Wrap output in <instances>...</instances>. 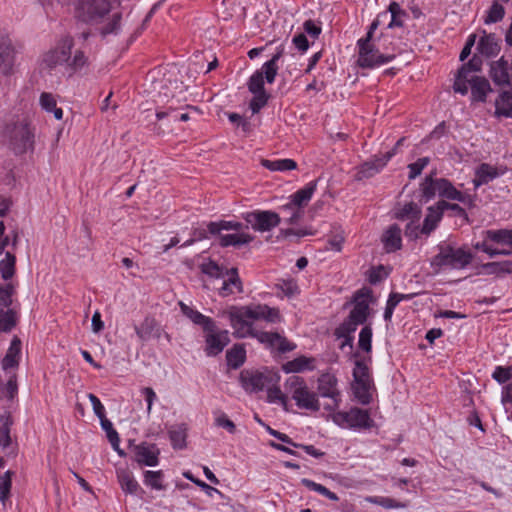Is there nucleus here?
Listing matches in <instances>:
<instances>
[{
    "label": "nucleus",
    "instance_id": "obj_16",
    "mask_svg": "<svg viewBox=\"0 0 512 512\" xmlns=\"http://www.w3.org/2000/svg\"><path fill=\"white\" fill-rule=\"evenodd\" d=\"M318 391L322 397L332 399V405H328L327 409H334L338 407L340 402V392L336 388L337 379L331 374H323L318 380Z\"/></svg>",
    "mask_w": 512,
    "mask_h": 512
},
{
    "label": "nucleus",
    "instance_id": "obj_35",
    "mask_svg": "<svg viewBox=\"0 0 512 512\" xmlns=\"http://www.w3.org/2000/svg\"><path fill=\"white\" fill-rule=\"evenodd\" d=\"M169 438L174 449L186 447L187 427L185 424L172 426L169 430Z\"/></svg>",
    "mask_w": 512,
    "mask_h": 512
},
{
    "label": "nucleus",
    "instance_id": "obj_2",
    "mask_svg": "<svg viewBox=\"0 0 512 512\" xmlns=\"http://www.w3.org/2000/svg\"><path fill=\"white\" fill-rule=\"evenodd\" d=\"M146 80L150 82L148 93L157 105L169 101L180 103L186 100L187 87L176 74L170 73L168 77L163 75L161 79H158L154 73H150Z\"/></svg>",
    "mask_w": 512,
    "mask_h": 512
},
{
    "label": "nucleus",
    "instance_id": "obj_53",
    "mask_svg": "<svg viewBox=\"0 0 512 512\" xmlns=\"http://www.w3.org/2000/svg\"><path fill=\"white\" fill-rule=\"evenodd\" d=\"M358 346L359 348L369 353L372 350V328L370 325L364 326L360 333H359V340H358Z\"/></svg>",
    "mask_w": 512,
    "mask_h": 512
},
{
    "label": "nucleus",
    "instance_id": "obj_30",
    "mask_svg": "<svg viewBox=\"0 0 512 512\" xmlns=\"http://www.w3.org/2000/svg\"><path fill=\"white\" fill-rule=\"evenodd\" d=\"M102 429L106 432V437L110 442L112 448L118 453L120 457H126V452L120 448V437L118 432L113 428L110 420L106 417L100 420Z\"/></svg>",
    "mask_w": 512,
    "mask_h": 512
},
{
    "label": "nucleus",
    "instance_id": "obj_20",
    "mask_svg": "<svg viewBox=\"0 0 512 512\" xmlns=\"http://www.w3.org/2000/svg\"><path fill=\"white\" fill-rule=\"evenodd\" d=\"M359 47V53H358V60L357 63L362 68H373L379 65H382L384 63L390 62L394 59V55H384L379 52V50L375 47V45L372 43V41L368 42L367 51L368 54L366 57L368 58V63L365 64L361 61V46Z\"/></svg>",
    "mask_w": 512,
    "mask_h": 512
},
{
    "label": "nucleus",
    "instance_id": "obj_12",
    "mask_svg": "<svg viewBox=\"0 0 512 512\" xmlns=\"http://www.w3.org/2000/svg\"><path fill=\"white\" fill-rule=\"evenodd\" d=\"M204 341V351L206 355L215 357L230 343L229 332L227 330L218 329L216 323H214L212 331L204 330Z\"/></svg>",
    "mask_w": 512,
    "mask_h": 512
},
{
    "label": "nucleus",
    "instance_id": "obj_22",
    "mask_svg": "<svg viewBox=\"0 0 512 512\" xmlns=\"http://www.w3.org/2000/svg\"><path fill=\"white\" fill-rule=\"evenodd\" d=\"M179 307L183 315L189 318L194 324L201 326L203 331L213 330L215 321L212 318L203 315L202 313L191 308L182 301L179 302Z\"/></svg>",
    "mask_w": 512,
    "mask_h": 512
},
{
    "label": "nucleus",
    "instance_id": "obj_51",
    "mask_svg": "<svg viewBox=\"0 0 512 512\" xmlns=\"http://www.w3.org/2000/svg\"><path fill=\"white\" fill-rule=\"evenodd\" d=\"M265 389H267V399L269 402H279L288 411V398L282 393L277 384L270 385Z\"/></svg>",
    "mask_w": 512,
    "mask_h": 512
},
{
    "label": "nucleus",
    "instance_id": "obj_50",
    "mask_svg": "<svg viewBox=\"0 0 512 512\" xmlns=\"http://www.w3.org/2000/svg\"><path fill=\"white\" fill-rule=\"evenodd\" d=\"M164 478V474L161 470L159 471H150L147 470L144 472V483L145 485L151 487L155 490H162L164 486L162 484Z\"/></svg>",
    "mask_w": 512,
    "mask_h": 512
},
{
    "label": "nucleus",
    "instance_id": "obj_36",
    "mask_svg": "<svg viewBox=\"0 0 512 512\" xmlns=\"http://www.w3.org/2000/svg\"><path fill=\"white\" fill-rule=\"evenodd\" d=\"M422 215L421 207L414 203L409 202L406 203L397 213L396 218L398 220H412V221H419Z\"/></svg>",
    "mask_w": 512,
    "mask_h": 512
},
{
    "label": "nucleus",
    "instance_id": "obj_54",
    "mask_svg": "<svg viewBox=\"0 0 512 512\" xmlns=\"http://www.w3.org/2000/svg\"><path fill=\"white\" fill-rule=\"evenodd\" d=\"M504 15V7L498 2H494L490 7L484 22L485 24L497 23L503 19Z\"/></svg>",
    "mask_w": 512,
    "mask_h": 512
},
{
    "label": "nucleus",
    "instance_id": "obj_39",
    "mask_svg": "<svg viewBox=\"0 0 512 512\" xmlns=\"http://www.w3.org/2000/svg\"><path fill=\"white\" fill-rule=\"evenodd\" d=\"M476 73L467 70L464 77H461L460 69L455 77V81L453 84V89L455 92L460 93L462 95H466L468 93V85L474 81V79L479 78Z\"/></svg>",
    "mask_w": 512,
    "mask_h": 512
},
{
    "label": "nucleus",
    "instance_id": "obj_19",
    "mask_svg": "<svg viewBox=\"0 0 512 512\" xmlns=\"http://www.w3.org/2000/svg\"><path fill=\"white\" fill-rule=\"evenodd\" d=\"M508 68V61L504 57L490 62L489 76L495 85L509 86L511 84Z\"/></svg>",
    "mask_w": 512,
    "mask_h": 512
},
{
    "label": "nucleus",
    "instance_id": "obj_43",
    "mask_svg": "<svg viewBox=\"0 0 512 512\" xmlns=\"http://www.w3.org/2000/svg\"><path fill=\"white\" fill-rule=\"evenodd\" d=\"M373 384L368 366L361 360L355 362L353 369V384Z\"/></svg>",
    "mask_w": 512,
    "mask_h": 512
},
{
    "label": "nucleus",
    "instance_id": "obj_42",
    "mask_svg": "<svg viewBox=\"0 0 512 512\" xmlns=\"http://www.w3.org/2000/svg\"><path fill=\"white\" fill-rule=\"evenodd\" d=\"M485 238L497 244L509 245L512 247V230H487L485 231Z\"/></svg>",
    "mask_w": 512,
    "mask_h": 512
},
{
    "label": "nucleus",
    "instance_id": "obj_57",
    "mask_svg": "<svg viewBox=\"0 0 512 512\" xmlns=\"http://www.w3.org/2000/svg\"><path fill=\"white\" fill-rule=\"evenodd\" d=\"M482 64V58L478 54H474L473 57L467 63H464L460 67L461 77H464L467 70L472 71L474 73L480 72L482 69Z\"/></svg>",
    "mask_w": 512,
    "mask_h": 512
},
{
    "label": "nucleus",
    "instance_id": "obj_1",
    "mask_svg": "<svg viewBox=\"0 0 512 512\" xmlns=\"http://www.w3.org/2000/svg\"><path fill=\"white\" fill-rule=\"evenodd\" d=\"M232 326L236 329L235 336L244 338L247 335L256 338L260 343L270 349H275L279 353L293 351L296 344L287 340L286 337L277 332L256 331L252 327L255 320H265L269 323L281 321L280 312L277 308L269 307L265 304L249 305L236 308L230 312Z\"/></svg>",
    "mask_w": 512,
    "mask_h": 512
},
{
    "label": "nucleus",
    "instance_id": "obj_49",
    "mask_svg": "<svg viewBox=\"0 0 512 512\" xmlns=\"http://www.w3.org/2000/svg\"><path fill=\"white\" fill-rule=\"evenodd\" d=\"M115 471L118 483L122 489V491L127 494L128 493V462L125 460H121L116 462Z\"/></svg>",
    "mask_w": 512,
    "mask_h": 512
},
{
    "label": "nucleus",
    "instance_id": "obj_31",
    "mask_svg": "<svg viewBox=\"0 0 512 512\" xmlns=\"http://www.w3.org/2000/svg\"><path fill=\"white\" fill-rule=\"evenodd\" d=\"M498 176V172L496 168L492 167L487 163H482L475 172V178L473 179V184L475 188L480 187L481 185L487 184L489 181L493 180Z\"/></svg>",
    "mask_w": 512,
    "mask_h": 512
},
{
    "label": "nucleus",
    "instance_id": "obj_27",
    "mask_svg": "<svg viewBox=\"0 0 512 512\" xmlns=\"http://www.w3.org/2000/svg\"><path fill=\"white\" fill-rule=\"evenodd\" d=\"M21 351V340L15 336L10 344V347L7 350L5 357L2 360V368L4 370H8L11 368H16L19 365V354Z\"/></svg>",
    "mask_w": 512,
    "mask_h": 512
},
{
    "label": "nucleus",
    "instance_id": "obj_38",
    "mask_svg": "<svg viewBox=\"0 0 512 512\" xmlns=\"http://www.w3.org/2000/svg\"><path fill=\"white\" fill-rule=\"evenodd\" d=\"M261 164L270 171H289L297 168V163L293 159H262Z\"/></svg>",
    "mask_w": 512,
    "mask_h": 512
},
{
    "label": "nucleus",
    "instance_id": "obj_45",
    "mask_svg": "<svg viewBox=\"0 0 512 512\" xmlns=\"http://www.w3.org/2000/svg\"><path fill=\"white\" fill-rule=\"evenodd\" d=\"M373 384H352V390L355 398L362 405H368L372 400L371 389Z\"/></svg>",
    "mask_w": 512,
    "mask_h": 512
},
{
    "label": "nucleus",
    "instance_id": "obj_17",
    "mask_svg": "<svg viewBox=\"0 0 512 512\" xmlns=\"http://www.w3.org/2000/svg\"><path fill=\"white\" fill-rule=\"evenodd\" d=\"M369 293L370 291L364 293L363 290H360L355 294L353 299L354 306L348 315V318L360 325L367 321L370 313L369 302L366 299V296H368Z\"/></svg>",
    "mask_w": 512,
    "mask_h": 512
},
{
    "label": "nucleus",
    "instance_id": "obj_32",
    "mask_svg": "<svg viewBox=\"0 0 512 512\" xmlns=\"http://www.w3.org/2000/svg\"><path fill=\"white\" fill-rule=\"evenodd\" d=\"M0 447L6 448L11 444L10 437V427L13 423L12 417L9 412H5V414L0 415ZM4 460L0 456V468L3 467Z\"/></svg>",
    "mask_w": 512,
    "mask_h": 512
},
{
    "label": "nucleus",
    "instance_id": "obj_18",
    "mask_svg": "<svg viewBox=\"0 0 512 512\" xmlns=\"http://www.w3.org/2000/svg\"><path fill=\"white\" fill-rule=\"evenodd\" d=\"M160 450L155 444L141 443L135 446V460L140 465H158Z\"/></svg>",
    "mask_w": 512,
    "mask_h": 512
},
{
    "label": "nucleus",
    "instance_id": "obj_63",
    "mask_svg": "<svg viewBox=\"0 0 512 512\" xmlns=\"http://www.w3.org/2000/svg\"><path fill=\"white\" fill-rule=\"evenodd\" d=\"M87 62V58L86 56L84 55V53L80 50H77L73 56V58H70V60L67 62L68 64V67L73 70V71H78L80 70L82 67H84V65L86 64Z\"/></svg>",
    "mask_w": 512,
    "mask_h": 512
},
{
    "label": "nucleus",
    "instance_id": "obj_40",
    "mask_svg": "<svg viewBox=\"0 0 512 512\" xmlns=\"http://www.w3.org/2000/svg\"><path fill=\"white\" fill-rule=\"evenodd\" d=\"M16 256L14 253L6 252L5 257L0 261V273L3 280L11 279L15 274Z\"/></svg>",
    "mask_w": 512,
    "mask_h": 512
},
{
    "label": "nucleus",
    "instance_id": "obj_59",
    "mask_svg": "<svg viewBox=\"0 0 512 512\" xmlns=\"http://www.w3.org/2000/svg\"><path fill=\"white\" fill-rule=\"evenodd\" d=\"M429 162V157H422L417 159V161L409 164V179H415L417 176H419L422 173L423 169L429 164Z\"/></svg>",
    "mask_w": 512,
    "mask_h": 512
},
{
    "label": "nucleus",
    "instance_id": "obj_56",
    "mask_svg": "<svg viewBox=\"0 0 512 512\" xmlns=\"http://www.w3.org/2000/svg\"><path fill=\"white\" fill-rule=\"evenodd\" d=\"M269 97L270 95L266 91L254 93L249 104L252 113H258L267 104Z\"/></svg>",
    "mask_w": 512,
    "mask_h": 512
},
{
    "label": "nucleus",
    "instance_id": "obj_25",
    "mask_svg": "<svg viewBox=\"0 0 512 512\" xmlns=\"http://www.w3.org/2000/svg\"><path fill=\"white\" fill-rule=\"evenodd\" d=\"M382 242L388 253L399 250L402 246L401 228L397 224L391 225L383 234Z\"/></svg>",
    "mask_w": 512,
    "mask_h": 512
},
{
    "label": "nucleus",
    "instance_id": "obj_10",
    "mask_svg": "<svg viewBox=\"0 0 512 512\" xmlns=\"http://www.w3.org/2000/svg\"><path fill=\"white\" fill-rule=\"evenodd\" d=\"M333 421L340 426L347 424L350 428L370 429L374 426L368 411L357 407L351 408L348 412L335 413Z\"/></svg>",
    "mask_w": 512,
    "mask_h": 512
},
{
    "label": "nucleus",
    "instance_id": "obj_28",
    "mask_svg": "<svg viewBox=\"0 0 512 512\" xmlns=\"http://www.w3.org/2000/svg\"><path fill=\"white\" fill-rule=\"evenodd\" d=\"M495 115L512 118V92L502 91L495 101Z\"/></svg>",
    "mask_w": 512,
    "mask_h": 512
},
{
    "label": "nucleus",
    "instance_id": "obj_58",
    "mask_svg": "<svg viewBox=\"0 0 512 512\" xmlns=\"http://www.w3.org/2000/svg\"><path fill=\"white\" fill-rule=\"evenodd\" d=\"M201 271L213 278H223L225 277L223 268L220 267L216 262L209 261L201 265Z\"/></svg>",
    "mask_w": 512,
    "mask_h": 512
},
{
    "label": "nucleus",
    "instance_id": "obj_23",
    "mask_svg": "<svg viewBox=\"0 0 512 512\" xmlns=\"http://www.w3.org/2000/svg\"><path fill=\"white\" fill-rule=\"evenodd\" d=\"M136 333L141 340H150L152 338L159 339L162 334L160 325L154 318H145L140 326L135 327Z\"/></svg>",
    "mask_w": 512,
    "mask_h": 512
},
{
    "label": "nucleus",
    "instance_id": "obj_14",
    "mask_svg": "<svg viewBox=\"0 0 512 512\" xmlns=\"http://www.w3.org/2000/svg\"><path fill=\"white\" fill-rule=\"evenodd\" d=\"M395 155V150H390L384 155L374 156L371 160L364 162L357 168L355 179L361 181L369 179L379 173Z\"/></svg>",
    "mask_w": 512,
    "mask_h": 512
},
{
    "label": "nucleus",
    "instance_id": "obj_26",
    "mask_svg": "<svg viewBox=\"0 0 512 512\" xmlns=\"http://www.w3.org/2000/svg\"><path fill=\"white\" fill-rule=\"evenodd\" d=\"M471 89V99L476 102H485L487 94L492 92L491 85L485 77H479L474 79L472 83L468 85Z\"/></svg>",
    "mask_w": 512,
    "mask_h": 512
},
{
    "label": "nucleus",
    "instance_id": "obj_62",
    "mask_svg": "<svg viewBox=\"0 0 512 512\" xmlns=\"http://www.w3.org/2000/svg\"><path fill=\"white\" fill-rule=\"evenodd\" d=\"M492 377L498 383L504 384L512 377V367L497 366Z\"/></svg>",
    "mask_w": 512,
    "mask_h": 512
},
{
    "label": "nucleus",
    "instance_id": "obj_5",
    "mask_svg": "<svg viewBox=\"0 0 512 512\" xmlns=\"http://www.w3.org/2000/svg\"><path fill=\"white\" fill-rule=\"evenodd\" d=\"M280 376L278 373L268 369H243L239 374L241 387L247 393H257L263 391L270 385L278 384Z\"/></svg>",
    "mask_w": 512,
    "mask_h": 512
},
{
    "label": "nucleus",
    "instance_id": "obj_52",
    "mask_svg": "<svg viewBox=\"0 0 512 512\" xmlns=\"http://www.w3.org/2000/svg\"><path fill=\"white\" fill-rule=\"evenodd\" d=\"M12 475H14V472L9 470L5 472L4 475L0 476V502L3 505H5V502L10 497Z\"/></svg>",
    "mask_w": 512,
    "mask_h": 512
},
{
    "label": "nucleus",
    "instance_id": "obj_29",
    "mask_svg": "<svg viewBox=\"0 0 512 512\" xmlns=\"http://www.w3.org/2000/svg\"><path fill=\"white\" fill-rule=\"evenodd\" d=\"M314 358H308L306 356H299L291 361L283 364L282 369L286 373H298L305 370H313Z\"/></svg>",
    "mask_w": 512,
    "mask_h": 512
},
{
    "label": "nucleus",
    "instance_id": "obj_24",
    "mask_svg": "<svg viewBox=\"0 0 512 512\" xmlns=\"http://www.w3.org/2000/svg\"><path fill=\"white\" fill-rule=\"evenodd\" d=\"M443 213L444 211L440 201L436 205L430 206L428 208L427 215L425 216L423 226L421 227V233L429 235L433 230H435L443 216Z\"/></svg>",
    "mask_w": 512,
    "mask_h": 512
},
{
    "label": "nucleus",
    "instance_id": "obj_8",
    "mask_svg": "<svg viewBox=\"0 0 512 512\" xmlns=\"http://www.w3.org/2000/svg\"><path fill=\"white\" fill-rule=\"evenodd\" d=\"M110 9V0H76L75 17L84 23H94L100 21Z\"/></svg>",
    "mask_w": 512,
    "mask_h": 512
},
{
    "label": "nucleus",
    "instance_id": "obj_60",
    "mask_svg": "<svg viewBox=\"0 0 512 512\" xmlns=\"http://www.w3.org/2000/svg\"><path fill=\"white\" fill-rule=\"evenodd\" d=\"M183 476H184L186 479H188V480H190L191 482H193L194 484H196L197 486H199V487H200L202 490H204V491L207 493V495H209V496H212V495H213V493H216V494L222 495V493H221L218 489H216V488H214V487H212V486L208 485L207 483H205L204 481H202V480H200V479H198V478H195V477L192 475V473H191V472H184V473H183Z\"/></svg>",
    "mask_w": 512,
    "mask_h": 512
},
{
    "label": "nucleus",
    "instance_id": "obj_64",
    "mask_svg": "<svg viewBox=\"0 0 512 512\" xmlns=\"http://www.w3.org/2000/svg\"><path fill=\"white\" fill-rule=\"evenodd\" d=\"M440 202H441L443 211L451 210L453 212L454 216L461 217V218H463V220L465 222H469L468 215H467L466 211L461 206H459L458 204H452V203L446 202L444 200H441Z\"/></svg>",
    "mask_w": 512,
    "mask_h": 512
},
{
    "label": "nucleus",
    "instance_id": "obj_4",
    "mask_svg": "<svg viewBox=\"0 0 512 512\" xmlns=\"http://www.w3.org/2000/svg\"><path fill=\"white\" fill-rule=\"evenodd\" d=\"M285 389L291 394L298 408L314 412L320 410L317 394L309 390L302 377L293 375L287 378Z\"/></svg>",
    "mask_w": 512,
    "mask_h": 512
},
{
    "label": "nucleus",
    "instance_id": "obj_48",
    "mask_svg": "<svg viewBox=\"0 0 512 512\" xmlns=\"http://www.w3.org/2000/svg\"><path fill=\"white\" fill-rule=\"evenodd\" d=\"M379 24H380L379 19H375L371 23L369 30L366 34V37L358 40V46H361V61L363 63H365L366 65L369 64L368 58L366 57V55L368 54L366 47H368V42L372 41L373 34H374L375 30L378 28Z\"/></svg>",
    "mask_w": 512,
    "mask_h": 512
},
{
    "label": "nucleus",
    "instance_id": "obj_47",
    "mask_svg": "<svg viewBox=\"0 0 512 512\" xmlns=\"http://www.w3.org/2000/svg\"><path fill=\"white\" fill-rule=\"evenodd\" d=\"M379 24H380L379 19H375L371 23L369 30L366 34V37L358 40V46H361V61L363 63H365L366 65L369 64L368 58L366 57V55L368 54L366 47H368V42L372 41L373 34H374L375 30L378 28Z\"/></svg>",
    "mask_w": 512,
    "mask_h": 512
},
{
    "label": "nucleus",
    "instance_id": "obj_44",
    "mask_svg": "<svg viewBox=\"0 0 512 512\" xmlns=\"http://www.w3.org/2000/svg\"><path fill=\"white\" fill-rule=\"evenodd\" d=\"M17 324V313L14 309H0V331L10 332Z\"/></svg>",
    "mask_w": 512,
    "mask_h": 512
},
{
    "label": "nucleus",
    "instance_id": "obj_46",
    "mask_svg": "<svg viewBox=\"0 0 512 512\" xmlns=\"http://www.w3.org/2000/svg\"><path fill=\"white\" fill-rule=\"evenodd\" d=\"M438 194L441 197L450 199V200H456V198H459L460 191L457 190L453 184L445 179V178H439L438 179Z\"/></svg>",
    "mask_w": 512,
    "mask_h": 512
},
{
    "label": "nucleus",
    "instance_id": "obj_21",
    "mask_svg": "<svg viewBox=\"0 0 512 512\" xmlns=\"http://www.w3.org/2000/svg\"><path fill=\"white\" fill-rule=\"evenodd\" d=\"M477 53L487 58L496 56L500 51V45L495 34H487L483 31V36L479 39Z\"/></svg>",
    "mask_w": 512,
    "mask_h": 512
},
{
    "label": "nucleus",
    "instance_id": "obj_37",
    "mask_svg": "<svg viewBox=\"0 0 512 512\" xmlns=\"http://www.w3.org/2000/svg\"><path fill=\"white\" fill-rule=\"evenodd\" d=\"M421 201L428 202L438 193V179L433 178V174L425 177L420 185Z\"/></svg>",
    "mask_w": 512,
    "mask_h": 512
},
{
    "label": "nucleus",
    "instance_id": "obj_41",
    "mask_svg": "<svg viewBox=\"0 0 512 512\" xmlns=\"http://www.w3.org/2000/svg\"><path fill=\"white\" fill-rule=\"evenodd\" d=\"M243 227V224L240 223V222H236V221H226V220H221V221H218V222H210L208 225H207V228H208V232L212 235H222L221 234V231L223 230H235V231H239L241 230Z\"/></svg>",
    "mask_w": 512,
    "mask_h": 512
},
{
    "label": "nucleus",
    "instance_id": "obj_13",
    "mask_svg": "<svg viewBox=\"0 0 512 512\" xmlns=\"http://www.w3.org/2000/svg\"><path fill=\"white\" fill-rule=\"evenodd\" d=\"M245 220L255 231L265 232L276 227L281 219L278 213L273 211H255L245 215Z\"/></svg>",
    "mask_w": 512,
    "mask_h": 512
},
{
    "label": "nucleus",
    "instance_id": "obj_55",
    "mask_svg": "<svg viewBox=\"0 0 512 512\" xmlns=\"http://www.w3.org/2000/svg\"><path fill=\"white\" fill-rule=\"evenodd\" d=\"M359 323L351 320L350 318H346L336 329L335 336L337 338H341L342 336H352V334L356 331Z\"/></svg>",
    "mask_w": 512,
    "mask_h": 512
},
{
    "label": "nucleus",
    "instance_id": "obj_61",
    "mask_svg": "<svg viewBox=\"0 0 512 512\" xmlns=\"http://www.w3.org/2000/svg\"><path fill=\"white\" fill-rule=\"evenodd\" d=\"M167 116H171L173 118L174 121H188L190 119L189 117V114L188 113H181L179 116L176 114V109L171 105L168 107L167 110L165 111H157L156 112V117L158 120H162L163 118L167 117Z\"/></svg>",
    "mask_w": 512,
    "mask_h": 512
},
{
    "label": "nucleus",
    "instance_id": "obj_34",
    "mask_svg": "<svg viewBox=\"0 0 512 512\" xmlns=\"http://www.w3.org/2000/svg\"><path fill=\"white\" fill-rule=\"evenodd\" d=\"M228 366L232 369H238L246 360V350L242 344H235L226 352Z\"/></svg>",
    "mask_w": 512,
    "mask_h": 512
},
{
    "label": "nucleus",
    "instance_id": "obj_3",
    "mask_svg": "<svg viewBox=\"0 0 512 512\" xmlns=\"http://www.w3.org/2000/svg\"><path fill=\"white\" fill-rule=\"evenodd\" d=\"M3 136L8 139L9 148L15 155L34 151L35 133L27 119L7 122L3 129Z\"/></svg>",
    "mask_w": 512,
    "mask_h": 512
},
{
    "label": "nucleus",
    "instance_id": "obj_11",
    "mask_svg": "<svg viewBox=\"0 0 512 512\" xmlns=\"http://www.w3.org/2000/svg\"><path fill=\"white\" fill-rule=\"evenodd\" d=\"M74 40L67 35L61 38L56 47L47 51L42 58L43 64L48 68H54L59 64L67 63L71 58V50Z\"/></svg>",
    "mask_w": 512,
    "mask_h": 512
},
{
    "label": "nucleus",
    "instance_id": "obj_9",
    "mask_svg": "<svg viewBox=\"0 0 512 512\" xmlns=\"http://www.w3.org/2000/svg\"><path fill=\"white\" fill-rule=\"evenodd\" d=\"M317 187L316 181L309 182L305 187L299 189L291 196V200L289 203L283 205L281 207V211H289L292 210V216L284 219V221L289 225L298 224L304 215L303 207L307 205V203L312 198Z\"/></svg>",
    "mask_w": 512,
    "mask_h": 512
},
{
    "label": "nucleus",
    "instance_id": "obj_33",
    "mask_svg": "<svg viewBox=\"0 0 512 512\" xmlns=\"http://www.w3.org/2000/svg\"><path fill=\"white\" fill-rule=\"evenodd\" d=\"M254 237L246 233L219 235V244L222 247H240L253 241Z\"/></svg>",
    "mask_w": 512,
    "mask_h": 512
},
{
    "label": "nucleus",
    "instance_id": "obj_15",
    "mask_svg": "<svg viewBox=\"0 0 512 512\" xmlns=\"http://www.w3.org/2000/svg\"><path fill=\"white\" fill-rule=\"evenodd\" d=\"M16 50L8 37L0 36V74L11 76L15 72Z\"/></svg>",
    "mask_w": 512,
    "mask_h": 512
},
{
    "label": "nucleus",
    "instance_id": "obj_6",
    "mask_svg": "<svg viewBox=\"0 0 512 512\" xmlns=\"http://www.w3.org/2000/svg\"><path fill=\"white\" fill-rule=\"evenodd\" d=\"M472 259V253L463 248H454L450 244L441 245L439 253L432 258L431 265L438 268L463 269L472 262Z\"/></svg>",
    "mask_w": 512,
    "mask_h": 512
},
{
    "label": "nucleus",
    "instance_id": "obj_7",
    "mask_svg": "<svg viewBox=\"0 0 512 512\" xmlns=\"http://www.w3.org/2000/svg\"><path fill=\"white\" fill-rule=\"evenodd\" d=\"M283 52L284 48L282 46L278 47L277 52L269 61L263 64L261 70L256 71L249 78L248 89L252 94L265 91L264 79L270 84L274 82L278 72L277 62L283 56Z\"/></svg>",
    "mask_w": 512,
    "mask_h": 512
}]
</instances>
